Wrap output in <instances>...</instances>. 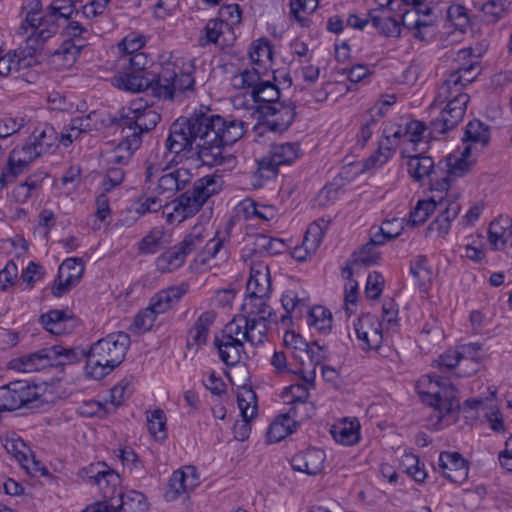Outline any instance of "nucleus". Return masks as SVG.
Returning a JSON list of instances; mask_svg holds the SVG:
<instances>
[{"mask_svg": "<svg viewBox=\"0 0 512 512\" xmlns=\"http://www.w3.org/2000/svg\"><path fill=\"white\" fill-rule=\"evenodd\" d=\"M246 127L242 120L224 118L201 107L171 124L164 146L167 152L176 155L191 150L203 165L220 166L233 162L227 147L243 137Z\"/></svg>", "mask_w": 512, "mask_h": 512, "instance_id": "f257e3e1", "label": "nucleus"}, {"mask_svg": "<svg viewBox=\"0 0 512 512\" xmlns=\"http://www.w3.org/2000/svg\"><path fill=\"white\" fill-rule=\"evenodd\" d=\"M29 10L20 24V32L26 33L29 30L36 32L29 40L34 47L45 43L54 36L60 27L61 19L70 21L80 16L72 0H53L42 12V2L33 0L28 5Z\"/></svg>", "mask_w": 512, "mask_h": 512, "instance_id": "f03ea898", "label": "nucleus"}, {"mask_svg": "<svg viewBox=\"0 0 512 512\" xmlns=\"http://www.w3.org/2000/svg\"><path fill=\"white\" fill-rule=\"evenodd\" d=\"M129 346L130 336L121 331L98 340L87 352L86 374L96 380L104 378L124 361Z\"/></svg>", "mask_w": 512, "mask_h": 512, "instance_id": "7ed1b4c3", "label": "nucleus"}, {"mask_svg": "<svg viewBox=\"0 0 512 512\" xmlns=\"http://www.w3.org/2000/svg\"><path fill=\"white\" fill-rule=\"evenodd\" d=\"M194 65L191 60L174 57L165 62L158 75L153 78V92L160 98L172 100L177 93L194 91Z\"/></svg>", "mask_w": 512, "mask_h": 512, "instance_id": "20e7f679", "label": "nucleus"}, {"mask_svg": "<svg viewBox=\"0 0 512 512\" xmlns=\"http://www.w3.org/2000/svg\"><path fill=\"white\" fill-rule=\"evenodd\" d=\"M222 178L206 175L196 180L191 189L182 193L173 202V212L167 215L168 222H182L194 216L207 200L222 189Z\"/></svg>", "mask_w": 512, "mask_h": 512, "instance_id": "39448f33", "label": "nucleus"}, {"mask_svg": "<svg viewBox=\"0 0 512 512\" xmlns=\"http://www.w3.org/2000/svg\"><path fill=\"white\" fill-rule=\"evenodd\" d=\"M252 332L245 328L242 318H233L228 322L220 336H215L214 346L217 348L220 359L228 366H234L246 358L244 345L249 343L257 346L263 342H254Z\"/></svg>", "mask_w": 512, "mask_h": 512, "instance_id": "423d86ee", "label": "nucleus"}, {"mask_svg": "<svg viewBox=\"0 0 512 512\" xmlns=\"http://www.w3.org/2000/svg\"><path fill=\"white\" fill-rule=\"evenodd\" d=\"M270 296L247 295L242 304V314L234 318H242L245 328L252 332L254 342H264L269 324L277 322L273 309L268 304Z\"/></svg>", "mask_w": 512, "mask_h": 512, "instance_id": "0eeeda50", "label": "nucleus"}, {"mask_svg": "<svg viewBox=\"0 0 512 512\" xmlns=\"http://www.w3.org/2000/svg\"><path fill=\"white\" fill-rule=\"evenodd\" d=\"M157 169L151 165L146 170L147 189L152 194L161 195L165 200L172 198L176 192L183 190L192 180V174L189 169L177 168L171 169L165 167L160 175Z\"/></svg>", "mask_w": 512, "mask_h": 512, "instance_id": "6e6552de", "label": "nucleus"}, {"mask_svg": "<svg viewBox=\"0 0 512 512\" xmlns=\"http://www.w3.org/2000/svg\"><path fill=\"white\" fill-rule=\"evenodd\" d=\"M160 120L158 112L139 101L121 109L117 125L122 129V134L131 138L134 135L141 138L143 133L154 129Z\"/></svg>", "mask_w": 512, "mask_h": 512, "instance_id": "1a4fd4ad", "label": "nucleus"}, {"mask_svg": "<svg viewBox=\"0 0 512 512\" xmlns=\"http://www.w3.org/2000/svg\"><path fill=\"white\" fill-rule=\"evenodd\" d=\"M422 402L432 406L437 412V417L442 418V409L448 412L446 403L448 401L447 378L443 375H423L416 382L415 386Z\"/></svg>", "mask_w": 512, "mask_h": 512, "instance_id": "9d476101", "label": "nucleus"}, {"mask_svg": "<svg viewBox=\"0 0 512 512\" xmlns=\"http://www.w3.org/2000/svg\"><path fill=\"white\" fill-rule=\"evenodd\" d=\"M300 156V145L296 142L273 144L268 155L258 162L256 175L271 178L277 174L281 165H289Z\"/></svg>", "mask_w": 512, "mask_h": 512, "instance_id": "9b49d317", "label": "nucleus"}, {"mask_svg": "<svg viewBox=\"0 0 512 512\" xmlns=\"http://www.w3.org/2000/svg\"><path fill=\"white\" fill-rule=\"evenodd\" d=\"M39 398L38 387L27 381H14L0 387V412L13 411Z\"/></svg>", "mask_w": 512, "mask_h": 512, "instance_id": "f8f14e48", "label": "nucleus"}, {"mask_svg": "<svg viewBox=\"0 0 512 512\" xmlns=\"http://www.w3.org/2000/svg\"><path fill=\"white\" fill-rule=\"evenodd\" d=\"M149 503L146 496L139 491L119 492L112 502L92 503L81 512H146Z\"/></svg>", "mask_w": 512, "mask_h": 512, "instance_id": "ddd939ff", "label": "nucleus"}, {"mask_svg": "<svg viewBox=\"0 0 512 512\" xmlns=\"http://www.w3.org/2000/svg\"><path fill=\"white\" fill-rule=\"evenodd\" d=\"M89 479L98 486L102 493L103 499L95 503L112 502L116 500L121 477L120 475L106 463L98 462L91 464L86 470Z\"/></svg>", "mask_w": 512, "mask_h": 512, "instance_id": "4468645a", "label": "nucleus"}, {"mask_svg": "<svg viewBox=\"0 0 512 512\" xmlns=\"http://www.w3.org/2000/svg\"><path fill=\"white\" fill-rule=\"evenodd\" d=\"M431 195L427 200L418 201L415 208L410 212L409 223L418 226L426 221L437 206H444L448 197L447 174L442 181H435L432 184Z\"/></svg>", "mask_w": 512, "mask_h": 512, "instance_id": "2eb2a0df", "label": "nucleus"}, {"mask_svg": "<svg viewBox=\"0 0 512 512\" xmlns=\"http://www.w3.org/2000/svg\"><path fill=\"white\" fill-rule=\"evenodd\" d=\"M362 350H378L383 342L382 322L375 315L364 314L354 324Z\"/></svg>", "mask_w": 512, "mask_h": 512, "instance_id": "dca6fc26", "label": "nucleus"}, {"mask_svg": "<svg viewBox=\"0 0 512 512\" xmlns=\"http://www.w3.org/2000/svg\"><path fill=\"white\" fill-rule=\"evenodd\" d=\"M40 155L34 148L32 142H27L20 148H14L9 156L7 167L0 175L1 187H6L19 174L23 172L25 167Z\"/></svg>", "mask_w": 512, "mask_h": 512, "instance_id": "f3484780", "label": "nucleus"}, {"mask_svg": "<svg viewBox=\"0 0 512 512\" xmlns=\"http://www.w3.org/2000/svg\"><path fill=\"white\" fill-rule=\"evenodd\" d=\"M237 402L242 420L234 424L233 432L237 440L244 441L251 432L250 421L257 414V397L251 388L244 387L237 395Z\"/></svg>", "mask_w": 512, "mask_h": 512, "instance_id": "a211bd4d", "label": "nucleus"}, {"mask_svg": "<svg viewBox=\"0 0 512 512\" xmlns=\"http://www.w3.org/2000/svg\"><path fill=\"white\" fill-rule=\"evenodd\" d=\"M261 113L266 117L264 125L272 132L286 131L295 119V105L278 102L272 105L261 106Z\"/></svg>", "mask_w": 512, "mask_h": 512, "instance_id": "6ab92c4d", "label": "nucleus"}, {"mask_svg": "<svg viewBox=\"0 0 512 512\" xmlns=\"http://www.w3.org/2000/svg\"><path fill=\"white\" fill-rule=\"evenodd\" d=\"M84 272V262L81 258H67L59 266L57 277L52 286V294L61 297L75 286Z\"/></svg>", "mask_w": 512, "mask_h": 512, "instance_id": "aec40b11", "label": "nucleus"}, {"mask_svg": "<svg viewBox=\"0 0 512 512\" xmlns=\"http://www.w3.org/2000/svg\"><path fill=\"white\" fill-rule=\"evenodd\" d=\"M200 484V477L194 466H184L172 473L169 488L165 493L167 501H174L183 493L193 491Z\"/></svg>", "mask_w": 512, "mask_h": 512, "instance_id": "412c9836", "label": "nucleus"}, {"mask_svg": "<svg viewBox=\"0 0 512 512\" xmlns=\"http://www.w3.org/2000/svg\"><path fill=\"white\" fill-rule=\"evenodd\" d=\"M395 0H387L385 5L370 10L369 20L379 33L387 37H398L401 34V24L392 15Z\"/></svg>", "mask_w": 512, "mask_h": 512, "instance_id": "4be33fe9", "label": "nucleus"}, {"mask_svg": "<svg viewBox=\"0 0 512 512\" xmlns=\"http://www.w3.org/2000/svg\"><path fill=\"white\" fill-rule=\"evenodd\" d=\"M425 123L419 120H406L405 136L401 144V157L406 158L413 153H423L427 148L425 141Z\"/></svg>", "mask_w": 512, "mask_h": 512, "instance_id": "5701e85b", "label": "nucleus"}, {"mask_svg": "<svg viewBox=\"0 0 512 512\" xmlns=\"http://www.w3.org/2000/svg\"><path fill=\"white\" fill-rule=\"evenodd\" d=\"M235 40V31L230 30L221 21L210 19L199 37V45L205 47L209 44H215L224 49L232 46Z\"/></svg>", "mask_w": 512, "mask_h": 512, "instance_id": "b1692460", "label": "nucleus"}, {"mask_svg": "<svg viewBox=\"0 0 512 512\" xmlns=\"http://www.w3.org/2000/svg\"><path fill=\"white\" fill-rule=\"evenodd\" d=\"M327 226L328 222L323 219L311 223L306 230L302 245L294 248L293 258L297 261H305L308 256L314 254L324 238Z\"/></svg>", "mask_w": 512, "mask_h": 512, "instance_id": "393cba45", "label": "nucleus"}, {"mask_svg": "<svg viewBox=\"0 0 512 512\" xmlns=\"http://www.w3.org/2000/svg\"><path fill=\"white\" fill-rule=\"evenodd\" d=\"M325 453L318 448H309L296 453L291 459L294 470L308 475H317L322 472L325 463Z\"/></svg>", "mask_w": 512, "mask_h": 512, "instance_id": "a878e982", "label": "nucleus"}, {"mask_svg": "<svg viewBox=\"0 0 512 512\" xmlns=\"http://www.w3.org/2000/svg\"><path fill=\"white\" fill-rule=\"evenodd\" d=\"M407 162V169L410 176L416 180L421 181L425 177L430 180V189L435 181H442V178L447 174L448 171L443 172L441 176L438 175L437 170L434 167V161L429 156H422L421 153H413Z\"/></svg>", "mask_w": 512, "mask_h": 512, "instance_id": "bb28decb", "label": "nucleus"}, {"mask_svg": "<svg viewBox=\"0 0 512 512\" xmlns=\"http://www.w3.org/2000/svg\"><path fill=\"white\" fill-rule=\"evenodd\" d=\"M246 290L247 295L270 296L271 278L268 265L262 262L251 263Z\"/></svg>", "mask_w": 512, "mask_h": 512, "instance_id": "cd10ccee", "label": "nucleus"}, {"mask_svg": "<svg viewBox=\"0 0 512 512\" xmlns=\"http://www.w3.org/2000/svg\"><path fill=\"white\" fill-rule=\"evenodd\" d=\"M282 306L285 314L281 316V322L285 324L290 321V314L294 311L302 313L309 308L310 296L309 293L300 286L288 288L281 298Z\"/></svg>", "mask_w": 512, "mask_h": 512, "instance_id": "c85d7f7f", "label": "nucleus"}, {"mask_svg": "<svg viewBox=\"0 0 512 512\" xmlns=\"http://www.w3.org/2000/svg\"><path fill=\"white\" fill-rule=\"evenodd\" d=\"M141 142L140 137L134 135L131 138L123 134V139L107 153V165L123 168L127 166Z\"/></svg>", "mask_w": 512, "mask_h": 512, "instance_id": "c756f323", "label": "nucleus"}, {"mask_svg": "<svg viewBox=\"0 0 512 512\" xmlns=\"http://www.w3.org/2000/svg\"><path fill=\"white\" fill-rule=\"evenodd\" d=\"M457 389L450 383V420L453 419L454 423L459 421L460 415L468 412V410H478V409H490L494 410L496 408L495 405L490 404L488 402H493L496 399V390L491 392V397L487 398L485 401L482 399H467L463 405L460 404L459 400L454 396V392Z\"/></svg>", "mask_w": 512, "mask_h": 512, "instance_id": "7c9ffc66", "label": "nucleus"}, {"mask_svg": "<svg viewBox=\"0 0 512 512\" xmlns=\"http://www.w3.org/2000/svg\"><path fill=\"white\" fill-rule=\"evenodd\" d=\"M45 329L53 335L70 333L74 329L75 320L64 310H50L41 316Z\"/></svg>", "mask_w": 512, "mask_h": 512, "instance_id": "2f4dec72", "label": "nucleus"}, {"mask_svg": "<svg viewBox=\"0 0 512 512\" xmlns=\"http://www.w3.org/2000/svg\"><path fill=\"white\" fill-rule=\"evenodd\" d=\"M398 148L401 150L399 142L383 131L378 142V149L366 160V167L371 169L384 165L395 155Z\"/></svg>", "mask_w": 512, "mask_h": 512, "instance_id": "473e14b6", "label": "nucleus"}, {"mask_svg": "<svg viewBox=\"0 0 512 512\" xmlns=\"http://www.w3.org/2000/svg\"><path fill=\"white\" fill-rule=\"evenodd\" d=\"M330 432L337 443L352 446L360 440V423L356 418H345L335 423Z\"/></svg>", "mask_w": 512, "mask_h": 512, "instance_id": "72a5a7b5", "label": "nucleus"}, {"mask_svg": "<svg viewBox=\"0 0 512 512\" xmlns=\"http://www.w3.org/2000/svg\"><path fill=\"white\" fill-rule=\"evenodd\" d=\"M29 140L41 156L55 150L57 143H60V136L53 126L44 124L35 128Z\"/></svg>", "mask_w": 512, "mask_h": 512, "instance_id": "f704fd0d", "label": "nucleus"}, {"mask_svg": "<svg viewBox=\"0 0 512 512\" xmlns=\"http://www.w3.org/2000/svg\"><path fill=\"white\" fill-rule=\"evenodd\" d=\"M295 417L296 412L294 408H291L289 413L278 416L269 426L267 432L268 441L277 443L292 434L297 425Z\"/></svg>", "mask_w": 512, "mask_h": 512, "instance_id": "c9c22d12", "label": "nucleus"}, {"mask_svg": "<svg viewBox=\"0 0 512 512\" xmlns=\"http://www.w3.org/2000/svg\"><path fill=\"white\" fill-rule=\"evenodd\" d=\"M215 317L214 312L206 311L197 318L192 328L189 330L188 346L199 348L206 344Z\"/></svg>", "mask_w": 512, "mask_h": 512, "instance_id": "e433bc0d", "label": "nucleus"}, {"mask_svg": "<svg viewBox=\"0 0 512 512\" xmlns=\"http://www.w3.org/2000/svg\"><path fill=\"white\" fill-rule=\"evenodd\" d=\"M283 342L288 349L295 352H305L314 364H318L324 357L322 348L319 345H309L299 334L293 331H286Z\"/></svg>", "mask_w": 512, "mask_h": 512, "instance_id": "4c0bfd02", "label": "nucleus"}, {"mask_svg": "<svg viewBox=\"0 0 512 512\" xmlns=\"http://www.w3.org/2000/svg\"><path fill=\"white\" fill-rule=\"evenodd\" d=\"M49 366H63L79 362L87 358V352L79 348H66L62 345L47 347Z\"/></svg>", "mask_w": 512, "mask_h": 512, "instance_id": "58836bf2", "label": "nucleus"}, {"mask_svg": "<svg viewBox=\"0 0 512 512\" xmlns=\"http://www.w3.org/2000/svg\"><path fill=\"white\" fill-rule=\"evenodd\" d=\"M186 293V287L171 286L159 291L150 302V307L159 315L168 311Z\"/></svg>", "mask_w": 512, "mask_h": 512, "instance_id": "ea45409f", "label": "nucleus"}, {"mask_svg": "<svg viewBox=\"0 0 512 512\" xmlns=\"http://www.w3.org/2000/svg\"><path fill=\"white\" fill-rule=\"evenodd\" d=\"M49 366L47 347L11 361V367L21 372H34Z\"/></svg>", "mask_w": 512, "mask_h": 512, "instance_id": "a19ab883", "label": "nucleus"}, {"mask_svg": "<svg viewBox=\"0 0 512 512\" xmlns=\"http://www.w3.org/2000/svg\"><path fill=\"white\" fill-rule=\"evenodd\" d=\"M81 50L79 46L69 42L60 44L50 56V64L57 70H66L71 68L79 57Z\"/></svg>", "mask_w": 512, "mask_h": 512, "instance_id": "79ce46f5", "label": "nucleus"}, {"mask_svg": "<svg viewBox=\"0 0 512 512\" xmlns=\"http://www.w3.org/2000/svg\"><path fill=\"white\" fill-rule=\"evenodd\" d=\"M402 229V224L398 219L383 222L376 231L371 232L370 241L364 245V251L383 245L387 240L395 239L401 234Z\"/></svg>", "mask_w": 512, "mask_h": 512, "instance_id": "37998d69", "label": "nucleus"}, {"mask_svg": "<svg viewBox=\"0 0 512 512\" xmlns=\"http://www.w3.org/2000/svg\"><path fill=\"white\" fill-rule=\"evenodd\" d=\"M63 42H69L83 49L91 38V31L87 25L81 23L77 18L67 22L62 29Z\"/></svg>", "mask_w": 512, "mask_h": 512, "instance_id": "c03bdc74", "label": "nucleus"}, {"mask_svg": "<svg viewBox=\"0 0 512 512\" xmlns=\"http://www.w3.org/2000/svg\"><path fill=\"white\" fill-rule=\"evenodd\" d=\"M114 84L119 89L129 92H140L148 87L153 89V79L149 80L144 74L130 72L123 70L121 74L114 77Z\"/></svg>", "mask_w": 512, "mask_h": 512, "instance_id": "a18cd8bd", "label": "nucleus"}, {"mask_svg": "<svg viewBox=\"0 0 512 512\" xmlns=\"http://www.w3.org/2000/svg\"><path fill=\"white\" fill-rule=\"evenodd\" d=\"M241 209L246 219L258 218L263 222H270L277 218L278 210L273 205L257 203L246 199L241 203Z\"/></svg>", "mask_w": 512, "mask_h": 512, "instance_id": "49530a36", "label": "nucleus"}, {"mask_svg": "<svg viewBox=\"0 0 512 512\" xmlns=\"http://www.w3.org/2000/svg\"><path fill=\"white\" fill-rule=\"evenodd\" d=\"M490 127L478 119L471 120L465 128L461 138L464 146L467 144L480 143L486 147L490 142Z\"/></svg>", "mask_w": 512, "mask_h": 512, "instance_id": "de8ad7c7", "label": "nucleus"}, {"mask_svg": "<svg viewBox=\"0 0 512 512\" xmlns=\"http://www.w3.org/2000/svg\"><path fill=\"white\" fill-rule=\"evenodd\" d=\"M252 63L267 69L273 62V46L267 38L254 40L249 48Z\"/></svg>", "mask_w": 512, "mask_h": 512, "instance_id": "09e8293b", "label": "nucleus"}, {"mask_svg": "<svg viewBox=\"0 0 512 512\" xmlns=\"http://www.w3.org/2000/svg\"><path fill=\"white\" fill-rule=\"evenodd\" d=\"M185 260V252L179 249L178 245H175L157 257L155 266L157 271L167 273L180 268Z\"/></svg>", "mask_w": 512, "mask_h": 512, "instance_id": "8fccbe9b", "label": "nucleus"}, {"mask_svg": "<svg viewBox=\"0 0 512 512\" xmlns=\"http://www.w3.org/2000/svg\"><path fill=\"white\" fill-rule=\"evenodd\" d=\"M16 34L18 36H21L24 38L25 46H21L18 49V57H17V67L19 70V73L25 69H28L31 67L34 63V54L42 48L44 43H40L39 46L34 47L31 43H29V40L32 36L36 34L35 31L29 30V32L21 33L20 32V26L16 30Z\"/></svg>", "mask_w": 512, "mask_h": 512, "instance_id": "3c124183", "label": "nucleus"}, {"mask_svg": "<svg viewBox=\"0 0 512 512\" xmlns=\"http://www.w3.org/2000/svg\"><path fill=\"white\" fill-rule=\"evenodd\" d=\"M210 235L211 233L205 225L196 224L177 245L179 246V249L185 252V256L187 257L190 253L201 247Z\"/></svg>", "mask_w": 512, "mask_h": 512, "instance_id": "603ef678", "label": "nucleus"}, {"mask_svg": "<svg viewBox=\"0 0 512 512\" xmlns=\"http://www.w3.org/2000/svg\"><path fill=\"white\" fill-rule=\"evenodd\" d=\"M168 244L162 227H155L138 243V250L142 254H155Z\"/></svg>", "mask_w": 512, "mask_h": 512, "instance_id": "864d4df0", "label": "nucleus"}, {"mask_svg": "<svg viewBox=\"0 0 512 512\" xmlns=\"http://www.w3.org/2000/svg\"><path fill=\"white\" fill-rule=\"evenodd\" d=\"M252 99L256 103H264L272 105L280 102V89L276 84L269 80H261L255 90L250 93Z\"/></svg>", "mask_w": 512, "mask_h": 512, "instance_id": "5fc2aeb1", "label": "nucleus"}, {"mask_svg": "<svg viewBox=\"0 0 512 512\" xmlns=\"http://www.w3.org/2000/svg\"><path fill=\"white\" fill-rule=\"evenodd\" d=\"M480 349V345L477 343H470L468 345H463L460 349L455 350L453 355V360L455 363H450V378L452 376L464 377L471 375L474 370H465V371H456V367L459 366L461 361L465 363L471 362V357L473 353L477 352Z\"/></svg>", "mask_w": 512, "mask_h": 512, "instance_id": "6e6d98bb", "label": "nucleus"}, {"mask_svg": "<svg viewBox=\"0 0 512 512\" xmlns=\"http://www.w3.org/2000/svg\"><path fill=\"white\" fill-rule=\"evenodd\" d=\"M219 255L222 258L227 257V244L225 238L216 235L213 238H207L198 258L201 263H206L208 260L216 258Z\"/></svg>", "mask_w": 512, "mask_h": 512, "instance_id": "4d7b16f0", "label": "nucleus"}, {"mask_svg": "<svg viewBox=\"0 0 512 512\" xmlns=\"http://www.w3.org/2000/svg\"><path fill=\"white\" fill-rule=\"evenodd\" d=\"M430 13V8L420 10L418 6H412L409 9H404L401 15V25L407 29H416L419 31L421 27L430 25V22L422 19L421 15L426 17L430 15Z\"/></svg>", "mask_w": 512, "mask_h": 512, "instance_id": "13d9d810", "label": "nucleus"}, {"mask_svg": "<svg viewBox=\"0 0 512 512\" xmlns=\"http://www.w3.org/2000/svg\"><path fill=\"white\" fill-rule=\"evenodd\" d=\"M469 24L466 8L460 4H450V35H463Z\"/></svg>", "mask_w": 512, "mask_h": 512, "instance_id": "bf43d9fd", "label": "nucleus"}, {"mask_svg": "<svg viewBox=\"0 0 512 512\" xmlns=\"http://www.w3.org/2000/svg\"><path fill=\"white\" fill-rule=\"evenodd\" d=\"M472 146L467 144L460 151V156L456 157L454 163H450V179L452 177H463L468 174L475 164L471 158Z\"/></svg>", "mask_w": 512, "mask_h": 512, "instance_id": "052dcab7", "label": "nucleus"}, {"mask_svg": "<svg viewBox=\"0 0 512 512\" xmlns=\"http://www.w3.org/2000/svg\"><path fill=\"white\" fill-rule=\"evenodd\" d=\"M308 323L317 331L326 334L332 328V314L323 306H315L309 311Z\"/></svg>", "mask_w": 512, "mask_h": 512, "instance_id": "680f3d73", "label": "nucleus"}, {"mask_svg": "<svg viewBox=\"0 0 512 512\" xmlns=\"http://www.w3.org/2000/svg\"><path fill=\"white\" fill-rule=\"evenodd\" d=\"M411 274L415 280V284L419 287H425L432 279V270L425 256L419 255L411 263Z\"/></svg>", "mask_w": 512, "mask_h": 512, "instance_id": "e2e57ef3", "label": "nucleus"}, {"mask_svg": "<svg viewBox=\"0 0 512 512\" xmlns=\"http://www.w3.org/2000/svg\"><path fill=\"white\" fill-rule=\"evenodd\" d=\"M150 60L143 52L122 54L119 59V65L122 70H129L133 73L144 74Z\"/></svg>", "mask_w": 512, "mask_h": 512, "instance_id": "0e129e2a", "label": "nucleus"}, {"mask_svg": "<svg viewBox=\"0 0 512 512\" xmlns=\"http://www.w3.org/2000/svg\"><path fill=\"white\" fill-rule=\"evenodd\" d=\"M512 238V231L500 225V221L491 222L488 230V240L494 250L504 249L508 240Z\"/></svg>", "mask_w": 512, "mask_h": 512, "instance_id": "69168bd1", "label": "nucleus"}, {"mask_svg": "<svg viewBox=\"0 0 512 512\" xmlns=\"http://www.w3.org/2000/svg\"><path fill=\"white\" fill-rule=\"evenodd\" d=\"M450 482L461 484L468 478L469 462L458 452H450Z\"/></svg>", "mask_w": 512, "mask_h": 512, "instance_id": "338daca9", "label": "nucleus"}, {"mask_svg": "<svg viewBox=\"0 0 512 512\" xmlns=\"http://www.w3.org/2000/svg\"><path fill=\"white\" fill-rule=\"evenodd\" d=\"M147 427L156 440L163 441L167 437L165 413L161 409L148 413Z\"/></svg>", "mask_w": 512, "mask_h": 512, "instance_id": "774afa93", "label": "nucleus"}]
</instances>
